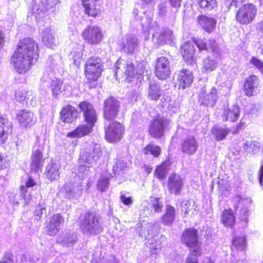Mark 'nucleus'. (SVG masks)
Wrapping results in <instances>:
<instances>
[{"mask_svg":"<svg viewBox=\"0 0 263 263\" xmlns=\"http://www.w3.org/2000/svg\"><path fill=\"white\" fill-rule=\"evenodd\" d=\"M38 46L32 39L25 38L20 41L12 58V64L17 72L25 73L38 58Z\"/></svg>","mask_w":263,"mask_h":263,"instance_id":"obj_1","label":"nucleus"},{"mask_svg":"<svg viewBox=\"0 0 263 263\" xmlns=\"http://www.w3.org/2000/svg\"><path fill=\"white\" fill-rule=\"evenodd\" d=\"M143 34L145 40L149 39L150 34H152L154 42L157 44H164L173 37L172 30L167 27L160 28L156 21H153L152 17H146L145 21L142 23Z\"/></svg>","mask_w":263,"mask_h":263,"instance_id":"obj_2","label":"nucleus"},{"mask_svg":"<svg viewBox=\"0 0 263 263\" xmlns=\"http://www.w3.org/2000/svg\"><path fill=\"white\" fill-rule=\"evenodd\" d=\"M80 228L83 234L87 236L99 235L103 231L101 216L95 212L86 213Z\"/></svg>","mask_w":263,"mask_h":263,"instance_id":"obj_3","label":"nucleus"},{"mask_svg":"<svg viewBox=\"0 0 263 263\" xmlns=\"http://www.w3.org/2000/svg\"><path fill=\"white\" fill-rule=\"evenodd\" d=\"M145 70V64L144 63H140L135 67L131 61H125L119 59L116 63L115 76H125L130 78L134 77L136 74L142 75Z\"/></svg>","mask_w":263,"mask_h":263,"instance_id":"obj_4","label":"nucleus"},{"mask_svg":"<svg viewBox=\"0 0 263 263\" xmlns=\"http://www.w3.org/2000/svg\"><path fill=\"white\" fill-rule=\"evenodd\" d=\"M181 240L192 253L195 255H201V243L198 241V231L196 230L188 229L185 230L182 235Z\"/></svg>","mask_w":263,"mask_h":263,"instance_id":"obj_5","label":"nucleus"},{"mask_svg":"<svg viewBox=\"0 0 263 263\" xmlns=\"http://www.w3.org/2000/svg\"><path fill=\"white\" fill-rule=\"evenodd\" d=\"M257 13V8L251 4H245L237 11L235 19L241 25H248L254 20Z\"/></svg>","mask_w":263,"mask_h":263,"instance_id":"obj_6","label":"nucleus"},{"mask_svg":"<svg viewBox=\"0 0 263 263\" xmlns=\"http://www.w3.org/2000/svg\"><path fill=\"white\" fill-rule=\"evenodd\" d=\"M85 73L90 81H96L101 76L103 64L100 58L95 57L90 58L85 64Z\"/></svg>","mask_w":263,"mask_h":263,"instance_id":"obj_7","label":"nucleus"},{"mask_svg":"<svg viewBox=\"0 0 263 263\" xmlns=\"http://www.w3.org/2000/svg\"><path fill=\"white\" fill-rule=\"evenodd\" d=\"M102 155V150L99 143H91L85 147V151L80 154V159L88 164H93Z\"/></svg>","mask_w":263,"mask_h":263,"instance_id":"obj_8","label":"nucleus"},{"mask_svg":"<svg viewBox=\"0 0 263 263\" xmlns=\"http://www.w3.org/2000/svg\"><path fill=\"white\" fill-rule=\"evenodd\" d=\"M124 133V126L118 122H113L106 127L105 139L109 142H116L121 139Z\"/></svg>","mask_w":263,"mask_h":263,"instance_id":"obj_9","label":"nucleus"},{"mask_svg":"<svg viewBox=\"0 0 263 263\" xmlns=\"http://www.w3.org/2000/svg\"><path fill=\"white\" fill-rule=\"evenodd\" d=\"M192 72L187 69H183L178 71L175 77V85L179 89H185L191 86L193 81Z\"/></svg>","mask_w":263,"mask_h":263,"instance_id":"obj_10","label":"nucleus"},{"mask_svg":"<svg viewBox=\"0 0 263 263\" xmlns=\"http://www.w3.org/2000/svg\"><path fill=\"white\" fill-rule=\"evenodd\" d=\"M170 124L169 120L164 117H158L152 122L149 128V133L155 138H160Z\"/></svg>","mask_w":263,"mask_h":263,"instance_id":"obj_11","label":"nucleus"},{"mask_svg":"<svg viewBox=\"0 0 263 263\" xmlns=\"http://www.w3.org/2000/svg\"><path fill=\"white\" fill-rule=\"evenodd\" d=\"M15 99L27 106L34 107L36 104L37 99L34 92L25 88H18L15 92Z\"/></svg>","mask_w":263,"mask_h":263,"instance_id":"obj_12","label":"nucleus"},{"mask_svg":"<svg viewBox=\"0 0 263 263\" xmlns=\"http://www.w3.org/2000/svg\"><path fill=\"white\" fill-rule=\"evenodd\" d=\"M83 39L90 44L100 43L103 37L101 29L97 26H88L82 33Z\"/></svg>","mask_w":263,"mask_h":263,"instance_id":"obj_13","label":"nucleus"},{"mask_svg":"<svg viewBox=\"0 0 263 263\" xmlns=\"http://www.w3.org/2000/svg\"><path fill=\"white\" fill-rule=\"evenodd\" d=\"M119 102L112 97L104 102V117L107 120H114L117 116L120 107Z\"/></svg>","mask_w":263,"mask_h":263,"instance_id":"obj_14","label":"nucleus"},{"mask_svg":"<svg viewBox=\"0 0 263 263\" xmlns=\"http://www.w3.org/2000/svg\"><path fill=\"white\" fill-rule=\"evenodd\" d=\"M243 87L245 93L247 96L251 97L258 94L261 88L259 78L254 74L250 76L246 79Z\"/></svg>","mask_w":263,"mask_h":263,"instance_id":"obj_15","label":"nucleus"},{"mask_svg":"<svg viewBox=\"0 0 263 263\" xmlns=\"http://www.w3.org/2000/svg\"><path fill=\"white\" fill-rule=\"evenodd\" d=\"M16 119L22 128H28L33 126L36 122L34 114L26 109H21L16 113Z\"/></svg>","mask_w":263,"mask_h":263,"instance_id":"obj_16","label":"nucleus"},{"mask_svg":"<svg viewBox=\"0 0 263 263\" xmlns=\"http://www.w3.org/2000/svg\"><path fill=\"white\" fill-rule=\"evenodd\" d=\"M156 76L161 80L166 79L171 73L168 60L165 57L158 58L155 65Z\"/></svg>","mask_w":263,"mask_h":263,"instance_id":"obj_17","label":"nucleus"},{"mask_svg":"<svg viewBox=\"0 0 263 263\" xmlns=\"http://www.w3.org/2000/svg\"><path fill=\"white\" fill-rule=\"evenodd\" d=\"M217 98V90L215 87L208 92L205 88H202L199 94L198 101L201 104L207 107H213Z\"/></svg>","mask_w":263,"mask_h":263,"instance_id":"obj_18","label":"nucleus"},{"mask_svg":"<svg viewBox=\"0 0 263 263\" xmlns=\"http://www.w3.org/2000/svg\"><path fill=\"white\" fill-rule=\"evenodd\" d=\"M97 121H86V124L79 125L77 128L72 132L67 134V137L70 138H81L88 135L93 131V128L95 126Z\"/></svg>","mask_w":263,"mask_h":263,"instance_id":"obj_19","label":"nucleus"},{"mask_svg":"<svg viewBox=\"0 0 263 263\" xmlns=\"http://www.w3.org/2000/svg\"><path fill=\"white\" fill-rule=\"evenodd\" d=\"M183 180L181 177L176 174L173 173L170 175L167 181V186L171 194L178 195L181 192L183 186Z\"/></svg>","mask_w":263,"mask_h":263,"instance_id":"obj_20","label":"nucleus"},{"mask_svg":"<svg viewBox=\"0 0 263 263\" xmlns=\"http://www.w3.org/2000/svg\"><path fill=\"white\" fill-rule=\"evenodd\" d=\"M82 192L83 188L81 183L78 184L67 183L62 190V193L68 199L77 198L81 195Z\"/></svg>","mask_w":263,"mask_h":263,"instance_id":"obj_21","label":"nucleus"},{"mask_svg":"<svg viewBox=\"0 0 263 263\" xmlns=\"http://www.w3.org/2000/svg\"><path fill=\"white\" fill-rule=\"evenodd\" d=\"M64 219L60 214H55L52 216L46 226V232L50 235H55L63 224Z\"/></svg>","mask_w":263,"mask_h":263,"instance_id":"obj_22","label":"nucleus"},{"mask_svg":"<svg viewBox=\"0 0 263 263\" xmlns=\"http://www.w3.org/2000/svg\"><path fill=\"white\" fill-rule=\"evenodd\" d=\"M78 107L80 110L83 112L85 121L97 120L96 110L90 103L87 101H83L80 103Z\"/></svg>","mask_w":263,"mask_h":263,"instance_id":"obj_23","label":"nucleus"},{"mask_svg":"<svg viewBox=\"0 0 263 263\" xmlns=\"http://www.w3.org/2000/svg\"><path fill=\"white\" fill-rule=\"evenodd\" d=\"M42 41L49 48H53L58 44V38L54 31L47 28L42 32Z\"/></svg>","mask_w":263,"mask_h":263,"instance_id":"obj_24","label":"nucleus"},{"mask_svg":"<svg viewBox=\"0 0 263 263\" xmlns=\"http://www.w3.org/2000/svg\"><path fill=\"white\" fill-rule=\"evenodd\" d=\"M181 151L188 155H194L198 147V142L194 137H189L183 140L181 144Z\"/></svg>","mask_w":263,"mask_h":263,"instance_id":"obj_25","label":"nucleus"},{"mask_svg":"<svg viewBox=\"0 0 263 263\" xmlns=\"http://www.w3.org/2000/svg\"><path fill=\"white\" fill-rule=\"evenodd\" d=\"M78 111L70 105L64 107L60 112V119L62 122L71 123L76 119Z\"/></svg>","mask_w":263,"mask_h":263,"instance_id":"obj_26","label":"nucleus"},{"mask_svg":"<svg viewBox=\"0 0 263 263\" xmlns=\"http://www.w3.org/2000/svg\"><path fill=\"white\" fill-rule=\"evenodd\" d=\"M44 160L42 153L40 150L36 149L33 151L31 157V170L35 173L42 170Z\"/></svg>","mask_w":263,"mask_h":263,"instance_id":"obj_27","label":"nucleus"},{"mask_svg":"<svg viewBox=\"0 0 263 263\" xmlns=\"http://www.w3.org/2000/svg\"><path fill=\"white\" fill-rule=\"evenodd\" d=\"M195 48L193 44L185 42L181 46V52L184 60L190 63L195 61Z\"/></svg>","mask_w":263,"mask_h":263,"instance_id":"obj_28","label":"nucleus"},{"mask_svg":"<svg viewBox=\"0 0 263 263\" xmlns=\"http://www.w3.org/2000/svg\"><path fill=\"white\" fill-rule=\"evenodd\" d=\"M138 44V40L135 35H127L122 41V49L126 52L133 53Z\"/></svg>","mask_w":263,"mask_h":263,"instance_id":"obj_29","label":"nucleus"},{"mask_svg":"<svg viewBox=\"0 0 263 263\" xmlns=\"http://www.w3.org/2000/svg\"><path fill=\"white\" fill-rule=\"evenodd\" d=\"M61 167L60 164L50 162L46 167V177L51 181L57 180L60 177L59 170Z\"/></svg>","mask_w":263,"mask_h":263,"instance_id":"obj_30","label":"nucleus"},{"mask_svg":"<svg viewBox=\"0 0 263 263\" xmlns=\"http://www.w3.org/2000/svg\"><path fill=\"white\" fill-rule=\"evenodd\" d=\"M198 22L202 29L208 33H211L214 30L216 23L214 18L204 15L198 17Z\"/></svg>","mask_w":263,"mask_h":263,"instance_id":"obj_31","label":"nucleus"},{"mask_svg":"<svg viewBox=\"0 0 263 263\" xmlns=\"http://www.w3.org/2000/svg\"><path fill=\"white\" fill-rule=\"evenodd\" d=\"M11 123L4 118H0V143H4L7 139L9 134L11 133Z\"/></svg>","mask_w":263,"mask_h":263,"instance_id":"obj_32","label":"nucleus"},{"mask_svg":"<svg viewBox=\"0 0 263 263\" xmlns=\"http://www.w3.org/2000/svg\"><path fill=\"white\" fill-rule=\"evenodd\" d=\"M222 116L225 121L231 122L236 121L239 117L238 106L233 105L230 108L224 109Z\"/></svg>","mask_w":263,"mask_h":263,"instance_id":"obj_33","label":"nucleus"},{"mask_svg":"<svg viewBox=\"0 0 263 263\" xmlns=\"http://www.w3.org/2000/svg\"><path fill=\"white\" fill-rule=\"evenodd\" d=\"M175 218V208L170 204L165 206V212L161 217V222L166 226H170L172 224Z\"/></svg>","mask_w":263,"mask_h":263,"instance_id":"obj_34","label":"nucleus"},{"mask_svg":"<svg viewBox=\"0 0 263 263\" xmlns=\"http://www.w3.org/2000/svg\"><path fill=\"white\" fill-rule=\"evenodd\" d=\"M96 0H83L85 11L88 15L96 16L99 12V7L95 4Z\"/></svg>","mask_w":263,"mask_h":263,"instance_id":"obj_35","label":"nucleus"},{"mask_svg":"<svg viewBox=\"0 0 263 263\" xmlns=\"http://www.w3.org/2000/svg\"><path fill=\"white\" fill-rule=\"evenodd\" d=\"M50 0H41L38 4L33 5L32 10L34 13L40 14L51 8L55 3L51 4Z\"/></svg>","mask_w":263,"mask_h":263,"instance_id":"obj_36","label":"nucleus"},{"mask_svg":"<svg viewBox=\"0 0 263 263\" xmlns=\"http://www.w3.org/2000/svg\"><path fill=\"white\" fill-rule=\"evenodd\" d=\"M63 81L60 79L54 78L52 80L50 88L54 97H58L65 90V87L63 86Z\"/></svg>","mask_w":263,"mask_h":263,"instance_id":"obj_37","label":"nucleus"},{"mask_svg":"<svg viewBox=\"0 0 263 263\" xmlns=\"http://www.w3.org/2000/svg\"><path fill=\"white\" fill-rule=\"evenodd\" d=\"M162 91L155 83L151 82L148 89V98L151 100L157 101L161 97Z\"/></svg>","mask_w":263,"mask_h":263,"instance_id":"obj_38","label":"nucleus"},{"mask_svg":"<svg viewBox=\"0 0 263 263\" xmlns=\"http://www.w3.org/2000/svg\"><path fill=\"white\" fill-rule=\"evenodd\" d=\"M218 66V62L210 57L204 59L202 62V69L204 72L209 73L214 71Z\"/></svg>","mask_w":263,"mask_h":263,"instance_id":"obj_39","label":"nucleus"},{"mask_svg":"<svg viewBox=\"0 0 263 263\" xmlns=\"http://www.w3.org/2000/svg\"><path fill=\"white\" fill-rule=\"evenodd\" d=\"M230 130L226 127L215 126L213 127L212 133L217 141L223 140L229 133Z\"/></svg>","mask_w":263,"mask_h":263,"instance_id":"obj_40","label":"nucleus"},{"mask_svg":"<svg viewBox=\"0 0 263 263\" xmlns=\"http://www.w3.org/2000/svg\"><path fill=\"white\" fill-rule=\"evenodd\" d=\"M235 221V217L231 210H225L221 216V222L226 227H232Z\"/></svg>","mask_w":263,"mask_h":263,"instance_id":"obj_41","label":"nucleus"},{"mask_svg":"<svg viewBox=\"0 0 263 263\" xmlns=\"http://www.w3.org/2000/svg\"><path fill=\"white\" fill-rule=\"evenodd\" d=\"M77 241L76 234L69 233L65 234L63 237L59 238L58 242L66 247H70L73 246Z\"/></svg>","mask_w":263,"mask_h":263,"instance_id":"obj_42","label":"nucleus"},{"mask_svg":"<svg viewBox=\"0 0 263 263\" xmlns=\"http://www.w3.org/2000/svg\"><path fill=\"white\" fill-rule=\"evenodd\" d=\"M169 165L170 163L168 162H165L157 166L154 172L155 176L159 179H164L168 171Z\"/></svg>","mask_w":263,"mask_h":263,"instance_id":"obj_43","label":"nucleus"},{"mask_svg":"<svg viewBox=\"0 0 263 263\" xmlns=\"http://www.w3.org/2000/svg\"><path fill=\"white\" fill-rule=\"evenodd\" d=\"M36 182L31 178L29 177L26 182V186H21L20 191L21 196L26 202H28L31 199L30 194H27L26 187H31L34 186Z\"/></svg>","mask_w":263,"mask_h":263,"instance_id":"obj_44","label":"nucleus"},{"mask_svg":"<svg viewBox=\"0 0 263 263\" xmlns=\"http://www.w3.org/2000/svg\"><path fill=\"white\" fill-rule=\"evenodd\" d=\"M258 144L256 142L248 141L243 143V150L247 154H255L260 149Z\"/></svg>","mask_w":263,"mask_h":263,"instance_id":"obj_45","label":"nucleus"},{"mask_svg":"<svg viewBox=\"0 0 263 263\" xmlns=\"http://www.w3.org/2000/svg\"><path fill=\"white\" fill-rule=\"evenodd\" d=\"M161 149L160 147L153 144L147 145L143 150L145 155H152L154 157H158L160 154Z\"/></svg>","mask_w":263,"mask_h":263,"instance_id":"obj_46","label":"nucleus"},{"mask_svg":"<svg viewBox=\"0 0 263 263\" xmlns=\"http://www.w3.org/2000/svg\"><path fill=\"white\" fill-rule=\"evenodd\" d=\"M161 101L162 102V106L164 107L167 105L168 109L172 112H176L178 110L177 102L170 100L169 97L166 98L163 97L161 99Z\"/></svg>","mask_w":263,"mask_h":263,"instance_id":"obj_47","label":"nucleus"},{"mask_svg":"<svg viewBox=\"0 0 263 263\" xmlns=\"http://www.w3.org/2000/svg\"><path fill=\"white\" fill-rule=\"evenodd\" d=\"M83 47L80 46L77 50H72L70 53V56L72 60L73 63L76 66H79L82 58Z\"/></svg>","mask_w":263,"mask_h":263,"instance_id":"obj_48","label":"nucleus"},{"mask_svg":"<svg viewBox=\"0 0 263 263\" xmlns=\"http://www.w3.org/2000/svg\"><path fill=\"white\" fill-rule=\"evenodd\" d=\"M200 7L205 10H211L217 6L216 0H198Z\"/></svg>","mask_w":263,"mask_h":263,"instance_id":"obj_49","label":"nucleus"},{"mask_svg":"<svg viewBox=\"0 0 263 263\" xmlns=\"http://www.w3.org/2000/svg\"><path fill=\"white\" fill-rule=\"evenodd\" d=\"M149 205L155 212L160 213L162 211L163 205L159 198L151 197Z\"/></svg>","mask_w":263,"mask_h":263,"instance_id":"obj_50","label":"nucleus"},{"mask_svg":"<svg viewBox=\"0 0 263 263\" xmlns=\"http://www.w3.org/2000/svg\"><path fill=\"white\" fill-rule=\"evenodd\" d=\"M246 247V239L244 237H236L233 241L232 249H235L237 250H243Z\"/></svg>","mask_w":263,"mask_h":263,"instance_id":"obj_51","label":"nucleus"},{"mask_svg":"<svg viewBox=\"0 0 263 263\" xmlns=\"http://www.w3.org/2000/svg\"><path fill=\"white\" fill-rule=\"evenodd\" d=\"M126 164L122 160H118L114 164L112 170L115 174H119L125 170Z\"/></svg>","mask_w":263,"mask_h":263,"instance_id":"obj_52","label":"nucleus"},{"mask_svg":"<svg viewBox=\"0 0 263 263\" xmlns=\"http://www.w3.org/2000/svg\"><path fill=\"white\" fill-rule=\"evenodd\" d=\"M46 211V205L44 202L39 203L35 208L34 215L40 218Z\"/></svg>","mask_w":263,"mask_h":263,"instance_id":"obj_53","label":"nucleus"},{"mask_svg":"<svg viewBox=\"0 0 263 263\" xmlns=\"http://www.w3.org/2000/svg\"><path fill=\"white\" fill-rule=\"evenodd\" d=\"M250 63L263 73V61L255 57H252L250 61Z\"/></svg>","mask_w":263,"mask_h":263,"instance_id":"obj_54","label":"nucleus"},{"mask_svg":"<svg viewBox=\"0 0 263 263\" xmlns=\"http://www.w3.org/2000/svg\"><path fill=\"white\" fill-rule=\"evenodd\" d=\"M181 211L184 212L185 215H189L193 209V205L191 202L189 201H186L182 203L181 205Z\"/></svg>","mask_w":263,"mask_h":263,"instance_id":"obj_55","label":"nucleus"},{"mask_svg":"<svg viewBox=\"0 0 263 263\" xmlns=\"http://www.w3.org/2000/svg\"><path fill=\"white\" fill-rule=\"evenodd\" d=\"M120 199L122 202L127 206H130L133 204L132 197L130 196H127L122 193H121L120 194Z\"/></svg>","mask_w":263,"mask_h":263,"instance_id":"obj_56","label":"nucleus"},{"mask_svg":"<svg viewBox=\"0 0 263 263\" xmlns=\"http://www.w3.org/2000/svg\"><path fill=\"white\" fill-rule=\"evenodd\" d=\"M109 185L108 179L104 178L100 180L98 183V189L101 191H104L108 187Z\"/></svg>","mask_w":263,"mask_h":263,"instance_id":"obj_57","label":"nucleus"},{"mask_svg":"<svg viewBox=\"0 0 263 263\" xmlns=\"http://www.w3.org/2000/svg\"><path fill=\"white\" fill-rule=\"evenodd\" d=\"M9 165V160L7 156L0 154V170L5 168Z\"/></svg>","mask_w":263,"mask_h":263,"instance_id":"obj_58","label":"nucleus"},{"mask_svg":"<svg viewBox=\"0 0 263 263\" xmlns=\"http://www.w3.org/2000/svg\"><path fill=\"white\" fill-rule=\"evenodd\" d=\"M194 43L200 50L208 49V44L202 39L195 40Z\"/></svg>","mask_w":263,"mask_h":263,"instance_id":"obj_59","label":"nucleus"},{"mask_svg":"<svg viewBox=\"0 0 263 263\" xmlns=\"http://www.w3.org/2000/svg\"><path fill=\"white\" fill-rule=\"evenodd\" d=\"M54 77H53V73L52 71H50L48 72V71H45L44 72L42 77L41 78V81L43 82H48L49 81H52Z\"/></svg>","mask_w":263,"mask_h":263,"instance_id":"obj_60","label":"nucleus"},{"mask_svg":"<svg viewBox=\"0 0 263 263\" xmlns=\"http://www.w3.org/2000/svg\"><path fill=\"white\" fill-rule=\"evenodd\" d=\"M166 3H162L158 6V15L160 17H163L165 15L166 10Z\"/></svg>","mask_w":263,"mask_h":263,"instance_id":"obj_61","label":"nucleus"},{"mask_svg":"<svg viewBox=\"0 0 263 263\" xmlns=\"http://www.w3.org/2000/svg\"><path fill=\"white\" fill-rule=\"evenodd\" d=\"M208 49H211L212 51L216 52L218 50V45L214 39H210L208 44Z\"/></svg>","mask_w":263,"mask_h":263,"instance_id":"obj_62","label":"nucleus"},{"mask_svg":"<svg viewBox=\"0 0 263 263\" xmlns=\"http://www.w3.org/2000/svg\"><path fill=\"white\" fill-rule=\"evenodd\" d=\"M89 169V168L85 165H81L79 167V172L83 174L82 176L83 178H85L89 175L90 171Z\"/></svg>","mask_w":263,"mask_h":263,"instance_id":"obj_63","label":"nucleus"},{"mask_svg":"<svg viewBox=\"0 0 263 263\" xmlns=\"http://www.w3.org/2000/svg\"><path fill=\"white\" fill-rule=\"evenodd\" d=\"M198 255H195L193 253L189 255L186 259V263H198L197 259L195 256H198Z\"/></svg>","mask_w":263,"mask_h":263,"instance_id":"obj_64","label":"nucleus"}]
</instances>
